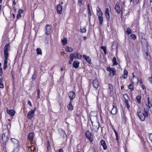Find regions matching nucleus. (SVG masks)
<instances>
[{"instance_id": "nucleus-1", "label": "nucleus", "mask_w": 152, "mask_h": 152, "mask_svg": "<svg viewBox=\"0 0 152 152\" xmlns=\"http://www.w3.org/2000/svg\"><path fill=\"white\" fill-rule=\"evenodd\" d=\"M137 114L140 119L142 121H144L146 117L148 115V112L146 110H145L144 109V112H143V110L140 107H138Z\"/></svg>"}, {"instance_id": "nucleus-2", "label": "nucleus", "mask_w": 152, "mask_h": 152, "mask_svg": "<svg viewBox=\"0 0 152 152\" xmlns=\"http://www.w3.org/2000/svg\"><path fill=\"white\" fill-rule=\"evenodd\" d=\"M82 57V56L78 53L74 52L70 54L69 55V63L71 64L74 58H76L78 59H80Z\"/></svg>"}, {"instance_id": "nucleus-3", "label": "nucleus", "mask_w": 152, "mask_h": 152, "mask_svg": "<svg viewBox=\"0 0 152 152\" xmlns=\"http://www.w3.org/2000/svg\"><path fill=\"white\" fill-rule=\"evenodd\" d=\"M11 140L14 145V149L13 152H18L19 150V141L14 138H11Z\"/></svg>"}, {"instance_id": "nucleus-4", "label": "nucleus", "mask_w": 152, "mask_h": 152, "mask_svg": "<svg viewBox=\"0 0 152 152\" xmlns=\"http://www.w3.org/2000/svg\"><path fill=\"white\" fill-rule=\"evenodd\" d=\"M96 15L98 17V20L99 22L100 25L102 24L103 21V13L101 9L99 7H97L96 8Z\"/></svg>"}, {"instance_id": "nucleus-5", "label": "nucleus", "mask_w": 152, "mask_h": 152, "mask_svg": "<svg viewBox=\"0 0 152 152\" xmlns=\"http://www.w3.org/2000/svg\"><path fill=\"white\" fill-rule=\"evenodd\" d=\"M106 70L109 72H110V75L111 77H113L115 74V69L114 68L107 67Z\"/></svg>"}, {"instance_id": "nucleus-6", "label": "nucleus", "mask_w": 152, "mask_h": 152, "mask_svg": "<svg viewBox=\"0 0 152 152\" xmlns=\"http://www.w3.org/2000/svg\"><path fill=\"white\" fill-rule=\"evenodd\" d=\"M124 97L125 99L126 105L128 109H129L130 108V105L129 103L130 101L129 99V97L128 95L127 94H124Z\"/></svg>"}, {"instance_id": "nucleus-7", "label": "nucleus", "mask_w": 152, "mask_h": 152, "mask_svg": "<svg viewBox=\"0 0 152 152\" xmlns=\"http://www.w3.org/2000/svg\"><path fill=\"white\" fill-rule=\"evenodd\" d=\"M52 26L49 25H46L45 26V33L47 35H49L52 32Z\"/></svg>"}, {"instance_id": "nucleus-8", "label": "nucleus", "mask_w": 152, "mask_h": 152, "mask_svg": "<svg viewBox=\"0 0 152 152\" xmlns=\"http://www.w3.org/2000/svg\"><path fill=\"white\" fill-rule=\"evenodd\" d=\"M36 110L35 107L34 110H30L27 113V118L31 120L32 117L34 116V112Z\"/></svg>"}, {"instance_id": "nucleus-9", "label": "nucleus", "mask_w": 152, "mask_h": 152, "mask_svg": "<svg viewBox=\"0 0 152 152\" xmlns=\"http://www.w3.org/2000/svg\"><path fill=\"white\" fill-rule=\"evenodd\" d=\"M86 138L89 140L90 142L93 141V135L91 134L90 132L88 130H87L86 132Z\"/></svg>"}, {"instance_id": "nucleus-10", "label": "nucleus", "mask_w": 152, "mask_h": 152, "mask_svg": "<svg viewBox=\"0 0 152 152\" xmlns=\"http://www.w3.org/2000/svg\"><path fill=\"white\" fill-rule=\"evenodd\" d=\"M7 133H3L2 134V139L3 142H6L8 141L9 139V137L7 135L9 134L8 130L7 129Z\"/></svg>"}, {"instance_id": "nucleus-11", "label": "nucleus", "mask_w": 152, "mask_h": 152, "mask_svg": "<svg viewBox=\"0 0 152 152\" xmlns=\"http://www.w3.org/2000/svg\"><path fill=\"white\" fill-rule=\"evenodd\" d=\"M93 86L95 88H97L99 85V83L97 79L95 78L93 81Z\"/></svg>"}, {"instance_id": "nucleus-12", "label": "nucleus", "mask_w": 152, "mask_h": 152, "mask_svg": "<svg viewBox=\"0 0 152 152\" xmlns=\"http://www.w3.org/2000/svg\"><path fill=\"white\" fill-rule=\"evenodd\" d=\"M132 82L134 84H137L139 82L138 79L135 76L134 73H132Z\"/></svg>"}, {"instance_id": "nucleus-13", "label": "nucleus", "mask_w": 152, "mask_h": 152, "mask_svg": "<svg viewBox=\"0 0 152 152\" xmlns=\"http://www.w3.org/2000/svg\"><path fill=\"white\" fill-rule=\"evenodd\" d=\"M10 48L9 44H6L4 48V56H8V51Z\"/></svg>"}, {"instance_id": "nucleus-14", "label": "nucleus", "mask_w": 152, "mask_h": 152, "mask_svg": "<svg viewBox=\"0 0 152 152\" xmlns=\"http://www.w3.org/2000/svg\"><path fill=\"white\" fill-rule=\"evenodd\" d=\"M7 113L11 116H13L15 113V110L13 109L9 110L7 109Z\"/></svg>"}, {"instance_id": "nucleus-15", "label": "nucleus", "mask_w": 152, "mask_h": 152, "mask_svg": "<svg viewBox=\"0 0 152 152\" xmlns=\"http://www.w3.org/2000/svg\"><path fill=\"white\" fill-rule=\"evenodd\" d=\"M105 15L107 18V21H109L110 20V15L109 10L108 8H106L105 12Z\"/></svg>"}, {"instance_id": "nucleus-16", "label": "nucleus", "mask_w": 152, "mask_h": 152, "mask_svg": "<svg viewBox=\"0 0 152 152\" xmlns=\"http://www.w3.org/2000/svg\"><path fill=\"white\" fill-rule=\"evenodd\" d=\"M68 95L71 100H73L75 96V93L72 91L68 93Z\"/></svg>"}, {"instance_id": "nucleus-17", "label": "nucleus", "mask_w": 152, "mask_h": 152, "mask_svg": "<svg viewBox=\"0 0 152 152\" xmlns=\"http://www.w3.org/2000/svg\"><path fill=\"white\" fill-rule=\"evenodd\" d=\"M56 10L57 13L59 14H61L62 11V6L60 4H58L56 7Z\"/></svg>"}, {"instance_id": "nucleus-18", "label": "nucleus", "mask_w": 152, "mask_h": 152, "mask_svg": "<svg viewBox=\"0 0 152 152\" xmlns=\"http://www.w3.org/2000/svg\"><path fill=\"white\" fill-rule=\"evenodd\" d=\"M100 142L101 145L102 146L104 150H106L107 148V147L105 141L104 140H101Z\"/></svg>"}, {"instance_id": "nucleus-19", "label": "nucleus", "mask_w": 152, "mask_h": 152, "mask_svg": "<svg viewBox=\"0 0 152 152\" xmlns=\"http://www.w3.org/2000/svg\"><path fill=\"white\" fill-rule=\"evenodd\" d=\"M8 56H4L5 59L4 60V67L3 69H5L7 66V58Z\"/></svg>"}, {"instance_id": "nucleus-20", "label": "nucleus", "mask_w": 152, "mask_h": 152, "mask_svg": "<svg viewBox=\"0 0 152 152\" xmlns=\"http://www.w3.org/2000/svg\"><path fill=\"white\" fill-rule=\"evenodd\" d=\"M80 63L78 61H74L72 64L73 66L75 69L77 68L79 66Z\"/></svg>"}, {"instance_id": "nucleus-21", "label": "nucleus", "mask_w": 152, "mask_h": 152, "mask_svg": "<svg viewBox=\"0 0 152 152\" xmlns=\"http://www.w3.org/2000/svg\"><path fill=\"white\" fill-rule=\"evenodd\" d=\"M115 9L116 10V11L118 13H120L121 12V10L120 7L119 6V3H117L115 6Z\"/></svg>"}, {"instance_id": "nucleus-22", "label": "nucleus", "mask_w": 152, "mask_h": 152, "mask_svg": "<svg viewBox=\"0 0 152 152\" xmlns=\"http://www.w3.org/2000/svg\"><path fill=\"white\" fill-rule=\"evenodd\" d=\"M83 57L87 61L89 64H91V58L89 56H86L85 55H83Z\"/></svg>"}, {"instance_id": "nucleus-23", "label": "nucleus", "mask_w": 152, "mask_h": 152, "mask_svg": "<svg viewBox=\"0 0 152 152\" xmlns=\"http://www.w3.org/2000/svg\"><path fill=\"white\" fill-rule=\"evenodd\" d=\"M108 90L110 91V94H112L113 93V86L110 84L108 85Z\"/></svg>"}, {"instance_id": "nucleus-24", "label": "nucleus", "mask_w": 152, "mask_h": 152, "mask_svg": "<svg viewBox=\"0 0 152 152\" xmlns=\"http://www.w3.org/2000/svg\"><path fill=\"white\" fill-rule=\"evenodd\" d=\"M128 72L126 69H124V74L122 76L124 79H126L127 77Z\"/></svg>"}, {"instance_id": "nucleus-25", "label": "nucleus", "mask_w": 152, "mask_h": 152, "mask_svg": "<svg viewBox=\"0 0 152 152\" xmlns=\"http://www.w3.org/2000/svg\"><path fill=\"white\" fill-rule=\"evenodd\" d=\"M117 112V108L113 106L112 110L111 111V113L113 115L115 114Z\"/></svg>"}, {"instance_id": "nucleus-26", "label": "nucleus", "mask_w": 152, "mask_h": 152, "mask_svg": "<svg viewBox=\"0 0 152 152\" xmlns=\"http://www.w3.org/2000/svg\"><path fill=\"white\" fill-rule=\"evenodd\" d=\"M66 50L69 52H71L73 51V49L71 47L66 46L65 47Z\"/></svg>"}, {"instance_id": "nucleus-27", "label": "nucleus", "mask_w": 152, "mask_h": 152, "mask_svg": "<svg viewBox=\"0 0 152 152\" xmlns=\"http://www.w3.org/2000/svg\"><path fill=\"white\" fill-rule=\"evenodd\" d=\"M147 99H148L147 103L148 104L147 105V104H146V105L147 106V109L148 110V109H149V108H150L151 107V103H150V102H149V97H148Z\"/></svg>"}, {"instance_id": "nucleus-28", "label": "nucleus", "mask_w": 152, "mask_h": 152, "mask_svg": "<svg viewBox=\"0 0 152 152\" xmlns=\"http://www.w3.org/2000/svg\"><path fill=\"white\" fill-rule=\"evenodd\" d=\"M34 137L33 133H30L28 137V139L29 140H31L33 139Z\"/></svg>"}, {"instance_id": "nucleus-29", "label": "nucleus", "mask_w": 152, "mask_h": 152, "mask_svg": "<svg viewBox=\"0 0 152 152\" xmlns=\"http://www.w3.org/2000/svg\"><path fill=\"white\" fill-rule=\"evenodd\" d=\"M71 103V102H70L69 104L68 105L67 107L68 109L72 110H73V106Z\"/></svg>"}, {"instance_id": "nucleus-30", "label": "nucleus", "mask_w": 152, "mask_h": 152, "mask_svg": "<svg viewBox=\"0 0 152 152\" xmlns=\"http://www.w3.org/2000/svg\"><path fill=\"white\" fill-rule=\"evenodd\" d=\"M67 39L66 38H64L63 39L61 40V43L63 45H65L67 43Z\"/></svg>"}, {"instance_id": "nucleus-31", "label": "nucleus", "mask_w": 152, "mask_h": 152, "mask_svg": "<svg viewBox=\"0 0 152 152\" xmlns=\"http://www.w3.org/2000/svg\"><path fill=\"white\" fill-rule=\"evenodd\" d=\"M113 65H117L118 63L116 61V58L115 57L113 58Z\"/></svg>"}, {"instance_id": "nucleus-32", "label": "nucleus", "mask_w": 152, "mask_h": 152, "mask_svg": "<svg viewBox=\"0 0 152 152\" xmlns=\"http://www.w3.org/2000/svg\"><path fill=\"white\" fill-rule=\"evenodd\" d=\"M36 51L38 55H41L42 54V52L41 49L37 48L36 50Z\"/></svg>"}, {"instance_id": "nucleus-33", "label": "nucleus", "mask_w": 152, "mask_h": 152, "mask_svg": "<svg viewBox=\"0 0 152 152\" xmlns=\"http://www.w3.org/2000/svg\"><path fill=\"white\" fill-rule=\"evenodd\" d=\"M4 88V85L2 82V79H0V88Z\"/></svg>"}, {"instance_id": "nucleus-34", "label": "nucleus", "mask_w": 152, "mask_h": 152, "mask_svg": "<svg viewBox=\"0 0 152 152\" xmlns=\"http://www.w3.org/2000/svg\"><path fill=\"white\" fill-rule=\"evenodd\" d=\"M128 88L131 91H133L134 90L133 86L132 84H130L128 86Z\"/></svg>"}, {"instance_id": "nucleus-35", "label": "nucleus", "mask_w": 152, "mask_h": 152, "mask_svg": "<svg viewBox=\"0 0 152 152\" xmlns=\"http://www.w3.org/2000/svg\"><path fill=\"white\" fill-rule=\"evenodd\" d=\"M141 96H138L136 97V99L137 100V102L138 103L140 102V99Z\"/></svg>"}, {"instance_id": "nucleus-36", "label": "nucleus", "mask_w": 152, "mask_h": 152, "mask_svg": "<svg viewBox=\"0 0 152 152\" xmlns=\"http://www.w3.org/2000/svg\"><path fill=\"white\" fill-rule=\"evenodd\" d=\"M60 132L61 133V134L64 137L65 136H66V134L64 130L61 129L60 130Z\"/></svg>"}, {"instance_id": "nucleus-37", "label": "nucleus", "mask_w": 152, "mask_h": 152, "mask_svg": "<svg viewBox=\"0 0 152 152\" xmlns=\"http://www.w3.org/2000/svg\"><path fill=\"white\" fill-rule=\"evenodd\" d=\"M130 37L132 39L135 40L136 38V36L134 34H131L130 35Z\"/></svg>"}, {"instance_id": "nucleus-38", "label": "nucleus", "mask_w": 152, "mask_h": 152, "mask_svg": "<svg viewBox=\"0 0 152 152\" xmlns=\"http://www.w3.org/2000/svg\"><path fill=\"white\" fill-rule=\"evenodd\" d=\"M86 29L84 27H82L80 28V31L81 32L84 33L86 32Z\"/></svg>"}, {"instance_id": "nucleus-39", "label": "nucleus", "mask_w": 152, "mask_h": 152, "mask_svg": "<svg viewBox=\"0 0 152 152\" xmlns=\"http://www.w3.org/2000/svg\"><path fill=\"white\" fill-rule=\"evenodd\" d=\"M29 148L30 149L31 151H34L35 150V147L32 145L31 147H30Z\"/></svg>"}, {"instance_id": "nucleus-40", "label": "nucleus", "mask_w": 152, "mask_h": 152, "mask_svg": "<svg viewBox=\"0 0 152 152\" xmlns=\"http://www.w3.org/2000/svg\"><path fill=\"white\" fill-rule=\"evenodd\" d=\"M131 31H132L129 28H128L127 29V30L126 31V33L128 34H130L131 33Z\"/></svg>"}, {"instance_id": "nucleus-41", "label": "nucleus", "mask_w": 152, "mask_h": 152, "mask_svg": "<svg viewBox=\"0 0 152 152\" xmlns=\"http://www.w3.org/2000/svg\"><path fill=\"white\" fill-rule=\"evenodd\" d=\"M40 91L39 90V89H37V99H39L40 98V95H39V94H40Z\"/></svg>"}, {"instance_id": "nucleus-42", "label": "nucleus", "mask_w": 152, "mask_h": 152, "mask_svg": "<svg viewBox=\"0 0 152 152\" xmlns=\"http://www.w3.org/2000/svg\"><path fill=\"white\" fill-rule=\"evenodd\" d=\"M21 14L18 13L17 15V19H20L21 17Z\"/></svg>"}, {"instance_id": "nucleus-43", "label": "nucleus", "mask_w": 152, "mask_h": 152, "mask_svg": "<svg viewBox=\"0 0 152 152\" xmlns=\"http://www.w3.org/2000/svg\"><path fill=\"white\" fill-rule=\"evenodd\" d=\"M122 118L123 120H126V118L125 117V115L124 113H123V114H122Z\"/></svg>"}, {"instance_id": "nucleus-44", "label": "nucleus", "mask_w": 152, "mask_h": 152, "mask_svg": "<svg viewBox=\"0 0 152 152\" xmlns=\"http://www.w3.org/2000/svg\"><path fill=\"white\" fill-rule=\"evenodd\" d=\"M83 0H78L79 5L81 6L82 4V2Z\"/></svg>"}, {"instance_id": "nucleus-45", "label": "nucleus", "mask_w": 152, "mask_h": 152, "mask_svg": "<svg viewBox=\"0 0 152 152\" xmlns=\"http://www.w3.org/2000/svg\"><path fill=\"white\" fill-rule=\"evenodd\" d=\"M149 138L150 140L152 142V133L151 134H149Z\"/></svg>"}, {"instance_id": "nucleus-46", "label": "nucleus", "mask_w": 152, "mask_h": 152, "mask_svg": "<svg viewBox=\"0 0 152 152\" xmlns=\"http://www.w3.org/2000/svg\"><path fill=\"white\" fill-rule=\"evenodd\" d=\"M101 48L104 51L106 50V47L105 46H102L101 47Z\"/></svg>"}, {"instance_id": "nucleus-47", "label": "nucleus", "mask_w": 152, "mask_h": 152, "mask_svg": "<svg viewBox=\"0 0 152 152\" xmlns=\"http://www.w3.org/2000/svg\"><path fill=\"white\" fill-rule=\"evenodd\" d=\"M97 127H96V128H94V126L93 125H92V126H93V128L94 129H97V130H98L99 127V124H97Z\"/></svg>"}, {"instance_id": "nucleus-48", "label": "nucleus", "mask_w": 152, "mask_h": 152, "mask_svg": "<svg viewBox=\"0 0 152 152\" xmlns=\"http://www.w3.org/2000/svg\"><path fill=\"white\" fill-rule=\"evenodd\" d=\"M35 74V72L34 74L32 76V79L33 80H34L36 78V75Z\"/></svg>"}, {"instance_id": "nucleus-49", "label": "nucleus", "mask_w": 152, "mask_h": 152, "mask_svg": "<svg viewBox=\"0 0 152 152\" xmlns=\"http://www.w3.org/2000/svg\"><path fill=\"white\" fill-rule=\"evenodd\" d=\"M23 10H19L18 11V13L21 14L23 12Z\"/></svg>"}, {"instance_id": "nucleus-50", "label": "nucleus", "mask_w": 152, "mask_h": 152, "mask_svg": "<svg viewBox=\"0 0 152 152\" xmlns=\"http://www.w3.org/2000/svg\"><path fill=\"white\" fill-rule=\"evenodd\" d=\"M148 80H149V81L150 82V83L152 84V77H149V79H148Z\"/></svg>"}, {"instance_id": "nucleus-51", "label": "nucleus", "mask_w": 152, "mask_h": 152, "mask_svg": "<svg viewBox=\"0 0 152 152\" xmlns=\"http://www.w3.org/2000/svg\"><path fill=\"white\" fill-rule=\"evenodd\" d=\"M91 13L90 10H88V16H91Z\"/></svg>"}, {"instance_id": "nucleus-52", "label": "nucleus", "mask_w": 152, "mask_h": 152, "mask_svg": "<svg viewBox=\"0 0 152 152\" xmlns=\"http://www.w3.org/2000/svg\"><path fill=\"white\" fill-rule=\"evenodd\" d=\"M12 5L13 7H14L15 5V0H14L12 1Z\"/></svg>"}, {"instance_id": "nucleus-53", "label": "nucleus", "mask_w": 152, "mask_h": 152, "mask_svg": "<svg viewBox=\"0 0 152 152\" xmlns=\"http://www.w3.org/2000/svg\"><path fill=\"white\" fill-rule=\"evenodd\" d=\"M2 70L1 68L0 69V76L2 75Z\"/></svg>"}, {"instance_id": "nucleus-54", "label": "nucleus", "mask_w": 152, "mask_h": 152, "mask_svg": "<svg viewBox=\"0 0 152 152\" xmlns=\"http://www.w3.org/2000/svg\"><path fill=\"white\" fill-rule=\"evenodd\" d=\"M28 103L30 106H32L31 102L30 101H28Z\"/></svg>"}, {"instance_id": "nucleus-55", "label": "nucleus", "mask_w": 152, "mask_h": 152, "mask_svg": "<svg viewBox=\"0 0 152 152\" xmlns=\"http://www.w3.org/2000/svg\"><path fill=\"white\" fill-rule=\"evenodd\" d=\"M114 131L115 132V136L118 135V133L116 131L115 129L114 130Z\"/></svg>"}, {"instance_id": "nucleus-56", "label": "nucleus", "mask_w": 152, "mask_h": 152, "mask_svg": "<svg viewBox=\"0 0 152 152\" xmlns=\"http://www.w3.org/2000/svg\"><path fill=\"white\" fill-rule=\"evenodd\" d=\"M58 152H63V150L62 149H60L58 150Z\"/></svg>"}, {"instance_id": "nucleus-57", "label": "nucleus", "mask_w": 152, "mask_h": 152, "mask_svg": "<svg viewBox=\"0 0 152 152\" xmlns=\"http://www.w3.org/2000/svg\"><path fill=\"white\" fill-rule=\"evenodd\" d=\"M142 87L143 89H145V86L144 85L142 86Z\"/></svg>"}, {"instance_id": "nucleus-58", "label": "nucleus", "mask_w": 152, "mask_h": 152, "mask_svg": "<svg viewBox=\"0 0 152 152\" xmlns=\"http://www.w3.org/2000/svg\"><path fill=\"white\" fill-rule=\"evenodd\" d=\"M115 136H116V140L117 141H118L119 140V138L118 137V135H116Z\"/></svg>"}, {"instance_id": "nucleus-59", "label": "nucleus", "mask_w": 152, "mask_h": 152, "mask_svg": "<svg viewBox=\"0 0 152 152\" xmlns=\"http://www.w3.org/2000/svg\"><path fill=\"white\" fill-rule=\"evenodd\" d=\"M140 1V0H135V1L137 4Z\"/></svg>"}, {"instance_id": "nucleus-60", "label": "nucleus", "mask_w": 152, "mask_h": 152, "mask_svg": "<svg viewBox=\"0 0 152 152\" xmlns=\"http://www.w3.org/2000/svg\"><path fill=\"white\" fill-rule=\"evenodd\" d=\"M140 83L141 84H142V82L141 79L140 80Z\"/></svg>"}, {"instance_id": "nucleus-61", "label": "nucleus", "mask_w": 152, "mask_h": 152, "mask_svg": "<svg viewBox=\"0 0 152 152\" xmlns=\"http://www.w3.org/2000/svg\"><path fill=\"white\" fill-rule=\"evenodd\" d=\"M12 16L13 18H15V15L14 14H12Z\"/></svg>"}, {"instance_id": "nucleus-62", "label": "nucleus", "mask_w": 152, "mask_h": 152, "mask_svg": "<svg viewBox=\"0 0 152 152\" xmlns=\"http://www.w3.org/2000/svg\"><path fill=\"white\" fill-rule=\"evenodd\" d=\"M104 54H105V55H106V54L107 53V51H106V50H105V51H104Z\"/></svg>"}, {"instance_id": "nucleus-63", "label": "nucleus", "mask_w": 152, "mask_h": 152, "mask_svg": "<svg viewBox=\"0 0 152 152\" xmlns=\"http://www.w3.org/2000/svg\"><path fill=\"white\" fill-rule=\"evenodd\" d=\"M88 10H90V7L88 5Z\"/></svg>"}, {"instance_id": "nucleus-64", "label": "nucleus", "mask_w": 152, "mask_h": 152, "mask_svg": "<svg viewBox=\"0 0 152 152\" xmlns=\"http://www.w3.org/2000/svg\"><path fill=\"white\" fill-rule=\"evenodd\" d=\"M50 148V146H49V145H48V149L49 148Z\"/></svg>"}]
</instances>
